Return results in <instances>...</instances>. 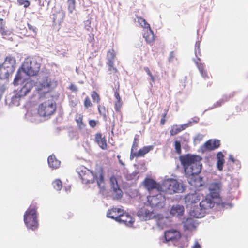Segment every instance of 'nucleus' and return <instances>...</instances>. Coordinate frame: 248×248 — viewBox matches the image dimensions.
Instances as JSON below:
<instances>
[{
	"mask_svg": "<svg viewBox=\"0 0 248 248\" xmlns=\"http://www.w3.org/2000/svg\"><path fill=\"white\" fill-rule=\"evenodd\" d=\"M78 172L83 183L93 184L96 181L99 188H105L104 173L102 169L94 173L85 167L81 166L78 169Z\"/></svg>",
	"mask_w": 248,
	"mask_h": 248,
	"instance_id": "nucleus-1",
	"label": "nucleus"
},
{
	"mask_svg": "<svg viewBox=\"0 0 248 248\" xmlns=\"http://www.w3.org/2000/svg\"><path fill=\"white\" fill-rule=\"evenodd\" d=\"M37 208V203L32 202L24 215V221L26 227L32 230L37 229L39 225Z\"/></svg>",
	"mask_w": 248,
	"mask_h": 248,
	"instance_id": "nucleus-2",
	"label": "nucleus"
},
{
	"mask_svg": "<svg viewBox=\"0 0 248 248\" xmlns=\"http://www.w3.org/2000/svg\"><path fill=\"white\" fill-rule=\"evenodd\" d=\"M184 190L185 187L183 184L173 179L167 180L162 185L161 192H165L166 194L182 193Z\"/></svg>",
	"mask_w": 248,
	"mask_h": 248,
	"instance_id": "nucleus-3",
	"label": "nucleus"
},
{
	"mask_svg": "<svg viewBox=\"0 0 248 248\" xmlns=\"http://www.w3.org/2000/svg\"><path fill=\"white\" fill-rule=\"evenodd\" d=\"M56 82L48 77H45L43 80L36 85V90L40 95V97H44L45 95L50 93L56 86Z\"/></svg>",
	"mask_w": 248,
	"mask_h": 248,
	"instance_id": "nucleus-4",
	"label": "nucleus"
},
{
	"mask_svg": "<svg viewBox=\"0 0 248 248\" xmlns=\"http://www.w3.org/2000/svg\"><path fill=\"white\" fill-rule=\"evenodd\" d=\"M40 68V64L34 58L26 59L23 62L21 69L27 75L34 76L36 75Z\"/></svg>",
	"mask_w": 248,
	"mask_h": 248,
	"instance_id": "nucleus-5",
	"label": "nucleus"
},
{
	"mask_svg": "<svg viewBox=\"0 0 248 248\" xmlns=\"http://www.w3.org/2000/svg\"><path fill=\"white\" fill-rule=\"evenodd\" d=\"M56 106L52 101H47L39 104L37 108L38 115L46 119H48L56 111Z\"/></svg>",
	"mask_w": 248,
	"mask_h": 248,
	"instance_id": "nucleus-6",
	"label": "nucleus"
},
{
	"mask_svg": "<svg viewBox=\"0 0 248 248\" xmlns=\"http://www.w3.org/2000/svg\"><path fill=\"white\" fill-rule=\"evenodd\" d=\"M215 198L210 195H207L204 199H203L200 202L201 212H198L197 209L192 211L193 215L196 218H201L204 216L206 210L213 208L215 205Z\"/></svg>",
	"mask_w": 248,
	"mask_h": 248,
	"instance_id": "nucleus-7",
	"label": "nucleus"
},
{
	"mask_svg": "<svg viewBox=\"0 0 248 248\" xmlns=\"http://www.w3.org/2000/svg\"><path fill=\"white\" fill-rule=\"evenodd\" d=\"M22 84L23 86L21 89L12 97L13 103H16V102H17V105H19L20 98L26 96L33 87V81L31 80H24Z\"/></svg>",
	"mask_w": 248,
	"mask_h": 248,
	"instance_id": "nucleus-8",
	"label": "nucleus"
},
{
	"mask_svg": "<svg viewBox=\"0 0 248 248\" xmlns=\"http://www.w3.org/2000/svg\"><path fill=\"white\" fill-rule=\"evenodd\" d=\"M147 202L151 208L158 210L164 207L166 199L165 196L159 193L155 196H148Z\"/></svg>",
	"mask_w": 248,
	"mask_h": 248,
	"instance_id": "nucleus-9",
	"label": "nucleus"
},
{
	"mask_svg": "<svg viewBox=\"0 0 248 248\" xmlns=\"http://www.w3.org/2000/svg\"><path fill=\"white\" fill-rule=\"evenodd\" d=\"M202 159V157L199 155L190 154L180 157V160L185 170L187 167H189L198 162H201Z\"/></svg>",
	"mask_w": 248,
	"mask_h": 248,
	"instance_id": "nucleus-10",
	"label": "nucleus"
},
{
	"mask_svg": "<svg viewBox=\"0 0 248 248\" xmlns=\"http://www.w3.org/2000/svg\"><path fill=\"white\" fill-rule=\"evenodd\" d=\"M137 216L142 220L152 219L155 217L154 210L148 205L140 208L137 212Z\"/></svg>",
	"mask_w": 248,
	"mask_h": 248,
	"instance_id": "nucleus-11",
	"label": "nucleus"
},
{
	"mask_svg": "<svg viewBox=\"0 0 248 248\" xmlns=\"http://www.w3.org/2000/svg\"><path fill=\"white\" fill-rule=\"evenodd\" d=\"M110 183L111 188L113 191L114 199L118 200L121 198L123 195V192L120 188L116 177L112 175L110 178Z\"/></svg>",
	"mask_w": 248,
	"mask_h": 248,
	"instance_id": "nucleus-12",
	"label": "nucleus"
},
{
	"mask_svg": "<svg viewBox=\"0 0 248 248\" xmlns=\"http://www.w3.org/2000/svg\"><path fill=\"white\" fill-rule=\"evenodd\" d=\"M143 185L149 192H151L154 189H156L158 191L161 192L162 185L152 179L145 178L143 181Z\"/></svg>",
	"mask_w": 248,
	"mask_h": 248,
	"instance_id": "nucleus-13",
	"label": "nucleus"
},
{
	"mask_svg": "<svg viewBox=\"0 0 248 248\" xmlns=\"http://www.w3.org/2000/svg\"><path fill=\"white\" fill-rule=\"evenodd\" d=\"M202 197V195L200 193H189L185 196L184 200L187 206H191L195 203H198Z\"/></svg>",
	"mask_w": 248,
	"mask_h": 248,
	"instance_id": "nucleus-14",
	"label": "nucleus"
},
{
	"mask_svg": "<svg viewBox=\"0 0 248 248\" xmlns=\"http://www.w3.org/2000/svg\"><path fill=\"white\" fill-rule=\"evenodd\" d=\"M164 236L166 241H175L180 239L181 234L179 231L171 229L165 231Z\"/></svg>",
	"mask_w": 248,
	"mask_h": 248,
	"instance_id": "nucleus-15",
	"label": "nucleus"
},
{
	"mask_svg": "<svg viewBox=\"0 0 248 248\" xmlns=\"http://www.w3.org/2000/svg\"><path fill=\"white\" fill-rule=\"evenodd\" d=\"M201 162H198L193 165L185 169V173L186 176L199 175L202 170Z\"/></svg>",
	"mask_w": 248,
	"mask_h": 248,
	"instance_id": "nucleus-16",
	"label": "nucleus"
},
{
	"mask_svg": "<svg viewBox=\"0 0 248 248\" xmlns=\"http://www.w3.org/2000/svg\"><path fill=\"white\" fill-rule=\"evenodd\" d=\"M16 63V58L11 55H8L5 58L4 61L1 64L4 68L14 73L15 69V65Z\"/></svg>",
	"mask_w": 248,
	"mask_h": 248,
	"instance_id": "nucleus-17",
	"label": "nucleus"
},
{
	"mask_svg": "<svg viewBox=\"0 0 248 248\" xmlns=\"http://www.w3.org/2000/svg\"><path fill=\"white\" fill-rule=\"evenodd\" d=\"M222 188L220 182L212 183L210 185L209 190L210 193L209 195L217 199L219 197V193Z\"/></svg>",
	"mask_w": 248,
	"mask_h": 248,
	"instance_id": "nucleus-18",
	"label": "nucleus"
},
{
	"mask_svg": "<svg viewBox=\"0 0 248 248\" xmlns=\"http://www.w3.org/2000/svg\"><path fill=\"white\" fill-rule=\"evenodd\" d=\"M189 184L195 188L201 187L203 185V180L199 175L186 176Z\"/></svg>",
	"mask_w": 248,
	"mask_h": 248,
	"instance_id": "nucleus-19",
	"label": "nucleus"
},
{
	"mask_svg": "<svg viewBox=\"0 0 248 248\" xmlns=\"http://www.w3.org/2000/svg\"><path fill=\"white\" fill-rule=\"evenodd\" d=\"M117 221L123 223L127 226L130 227L133 225L134 219L127 213L123 211V213L122 214Z\"/></svg>",
	"mask_w": 248,
	"mask_h": 248,
	"instance_id": "nucleus-20",
	"label": "nucleus"
},
{
	"mask_svg": "<svg viewBox=\"0 0 248 248\" xmlns=\"http://www.w3.org/2000/svg\"><path fill=\"white\" fill-rule=\"evenodd\" d=\"M124 210L119 208H112L108 210L107 213L108 217L113 218L118 221Z\"/></svg>",
	"mask_w": 248,
	"mask_h": 248,
	"instance_id": "nucleus-21",
	"label": "nucleus"
},
{
	"mask_svg": "<svg viewBox=\"0 0 248 248\" xmlns=\"http://www.w3.org/2000/svg\"><path fill=\"white\" fill-rule=\"evenodd\" d=\"M95 141L102 149H107V144L106 140L105 137L102 136V134L101 133L98 132L95 135Z\"/></svg>",
	"mask_w": 248,
	"mask_h": 248,
	"instance_id": "nucleus-22",
	"label": "nucleus"
},
{
	"mask_svg": "<svg viewBox=\"0 0 248 248\" xmlns=\"http://www.w3.org/2000/svg\"><path fill=\"white\" fill-rule=\"evenodd\" d=\"M204 146L208 150H213L220 146V141L218 140H209L204 143Z\"/></svg>",
	"mask_w": 248,
	"mask_h": 248,
	"instance_id": "nucleus-23",
	"label": "nucleus"
},
{
	"mask_svg": "<svg viewBox=\"0 0 248 248\" xmlns=\"http://www.w3.org/2000/svg\"><path fill=\"white\" fill-rule=\"evenodd\" d=\"M153 149V145L144 146L142 148L140 149L137 152H135V153L134 154V157H143L146 154H147Z\"/></svg>",
	"mask_w": 248,
	"mask_h": 248,
	"instance_id": "nucleus-24",
	"label": "nucleus"
},
{
	"mask_svg": "<svg viewBox=\"0 0 248 248\" xmlns=\"http://www.w3.org/2000/svg\"><path fill=\"white\" fill-rule=\"evenodd\" d=\"M184 212V206L179 204L173 205L171 207L170 211V214L174 216H181Z\"/></svg>",
	"mask_w": 248,
	"mask_h": 248,
	"instance_id": "nucleus-25",
	"label": "nucleus"
},
{
	"mask_svg": "<svg viewBox=\"0 0 248 248\" xmlns=\"http://www.w3.org/2000/svg\"><path fill=\"white\" fill-rule=\"evenodd\" d=\"M187 127V124H184L182 125H173L171 127V129L170 131V134L171 136H175L182 130H185Z\"/></svg>",
	"mask_w": 248,
	"mask_h": 248,
	"instance_id": "nucleus-26",
	"label": "nucleus"
},
{
	"mask_svg": "<svg viewBox=\"0 0 248 248\" xmlns=\"http://www.w3.org/2000/svg\"><path fill=\"white\" fill-rule=\"evenodd\" d=\"M47 161L49 166L53 169L58 168L61 165L60 161L58 160L54 155H50L48 157Z\"/></svg>",
	"mask_w": 248,
	"mask_h": 248,
	"instance_id": "nucleus-27",
	"label": "nucleus"
},
{
	"mask_svg": "<svg viewBox=\"0 0 248 248\" xmlns=\"http://www.w3.org/2000/svg\"><path fill=\"white\" fill-rule=\"evenodd\" d=\"M195 63L197 65L198 69L199 70V72L202 75V77L204 79H207L209 78V76L208 74L207 70L205 69V65L204 63L196 62Z\"/></svg>",
	"mask_w": 248,
	"mask_h": 248,
	"instance_id": "nucleus-28",
	"label": "nucleus"
},
{
	"mask_svg": "<svg viewBox=\"0 0 248 248\" xmlns=\"http://www.w3.org/2000/svg\"><path fill=\"white\" fill-rule=\"evenodd\" d=\"M75 120L79 130H83L86 127V124L83 122V115L81 113H77L75 115Z\"/></svg>",
	"mask_w": 248,
	"mask_h": 248,
	"instance_id": "nucleus-29",
	"label": "nucleus"
},
{
	"mask_svg": "<svg viewBox=\"0 0 248 248\" xmlns=\"http://www.w3.org/2000/svg\"><path fill=\"white\" fill-rule=\"evenodd\" d=\"M143 37L148 44H153L155 41V35L151 28L148 29L143 34Z\"/></svg>",
	"mask_w": 248,
	"mask_h": 248,
	"instance_id": "nucleus-30",
	"label": "nucleus"
},
{
	"mask_svg": "<svg viewBox=\"0 0 248 248\" xmlns=\"http://www.w3.org/2000/svg\"><path fill=\"white\" fill-rule=\"evenodd\" d=\"M13 73V72L9 71L8 69L0 64V79H7Z\"/></svg>",
	"mask_w": 248,
	"mask_h": 248,
	"instance_id": "nucleus-31",
	"label": "nucleus"
},
{
	"mask_svg": "<svg viewBox=\"0 0 248 248\" xmlns=\"http://www.w3.org/2000/svg\"><path fill=\"white\" fill-rule=\"evenodd\" d=\"M217 168L218 170H222L225 162L224 156L221 152H219L217 153Z\"/></svg>",
	"mask_w": 248,
	"mask_h": 248,
	"instance_id": "nucleus-32",
	"label": "nucleus"
},
{
	"mask_svg": "<svg viewBox=\"0 0 248 248\" xmlns=\"http://www.w3.org/2000/svg\"><path fill=\"white\" fill-rule=\"evenodd\" d=\"M139 136L138 135H136L134 137L133 144L132 145V147L131 149V154H130V158L132 159L134 156V151H136L139 147Z\"/></svg>",
	"mask_w": 248,
	"mask_h": 248,
	"instance_id": "nucleus-33",
	"label": "nucleus"
},
{
	"mask_svg": "<svg viewBox=\"0 0 248 248\" xmlns=\"http://www.w3.org/2000/svg\"><path fill=\"white\" fill-rule=\"evenodd\" d=\"M0 33L2 36H7L10 34V31L5 26V22L2 18L0 19Z\"/></svg>",
	"mask_w": 248,
	"mask_h": 248,
	"instance_id": "nucleus-34",
	"label": "nucleus"
},
{
	"mask_svg": "<svg viewBox=\"0 0 248 248\" xmlns=\"http://www.w3.org/2000/svg\"><path fill=\"white\" fill-rule=\"evenodd\" d=\"M116 54L114 50L113 49L109 50L107 54V62H114Z\"/></svg>",
	"mask_w": 248,
	"mask_h": 248,
	"instance_id": "nucleus-35",
	"label": "nucleus"
},
{
	"mask_svg": "<svg viewBox=\"0 0 248 248\" xmlns=\"http://www.w3.org/2000/svg\"><path fill=\"white\" fill-rule=\"evenodd\" d=\"M137 22L140 25V26L145 29H149L150 28L149 24H148L145 19L141 17H137Z\"/></svg>",
	"mask_w": 248,
	"mask_h": 248,
	"instance_id": "nucleus-36",
	"label": "nucleus"
},
{
	"mask_svg": "<svg viewBox=\"0 0 248 248\" xmlns=\"http://www.w3.org/2000/svg\"><path fill=\"white\" fill-rule=\"evenodd\" d=\"M22 79V76L21 75V71L19 69L15 76L13 81V84L15 86H17L19 84V81Z\"/></svg>",
	"mask_w": 248,
	"mask_h": 248,
	"instance_id": "nucleus-37",
	"label": "nucleus"
},
{
	"mask_svg": "<svg viewBox=\"0 0 248 248\" xmlns=\"http://www.w3.org/2000/svg\"><path fill=\"white\" fill-rule=\"evenodd\" d=\"M53 187L57 190H60L62 187V181L60 179H56L52 183Z\"/></svg>",
	"mask_w": 248,
	"mask_h": 248,
	"instance_id": "nucleus-38",
	"label": "nucleus"
},
{
	"mask_svg": "<svg viewBox=\"0 0 248 248\" xmlns=\"http://www.w3.org/2000/svg\"><path fill=\"white\" fill-rule=\"evenodd\" d=\"M91 96L94 102L99 104L100 102L101 98L100 95L96 91H93L91 94Z\"/></svg>",
	"mask_w": 248,
	"mask_h": 248,
	"instance_id": "nucleus-39",
	"label": "nucleus"
},
{
	"mask_svg": "<svg viewBox=\"0 0 248 248\" xmlns=\"http://www.w3.org/2000/svg\"><path fill=\"white\" fill-rule=\"evenodd\" d=\"M97 108H98V111L99 114L101 116H102L104 117H106L107 109H106L105 107L103 105H101L99 104L97 106Z\"/></svg>",
	"mask_w": 248,
	"mask_h": 248,
	"instance_id": "nucleus-40",
	"label": "nucleus"
},
{
	"mask_svg": "<svg viewBox=\"0 0 248 248\" xmlns=\"http://www.w3.org/2000/svg\"><path fill=\"white\" fill-rule=\"evenodd\" d=\"M107 65H108V70L110 72L109 74L116 73L118 72V70L116 67L114 66V62H107Z\"/></svg>",
	"mask_w": 248,
	"mask_h": 248,
	"instance_id": "nucleus-41",
	"label": "nucleus"
},
{
	"mask_svg": "<svg viewBox=\"0 0 248 248\" xmlns=\"http://www.w3.org/2000/svg\"><path fill=\"white\" fill-rule=\"evenodd\" d=\"M68 9L70 13H72L75 9V0H68Z\"/></svg>",
	"mask_w": 248,
	"mask_h": 248,
	"instance_id": "nucleus-42",
	"label": "nucleus"
},
{
	"mask_svg": "<svg viewBox=\"0 0 248 248\" xmlns=\"http://www.w3.org/2000/svg\"><path fill=\"white\" fill-rule=\"evenodd\" d=\"M84 106L86 108H89L92 107L93 106V104L91 102V100L88 96H87L84 100Z\"/></svg>",
	"mask_w": 248,
	"mask_h": 248,
	"instance_id": "nucleus-43",
	"label": "nucleus"
},
{
	"mask_svg": "<svg viewBox=\"0 0 248 248\" xmlns=\"http://www.w3.org/2000/svg\"><path fill=\"white\" fill-rule=\"evenodd\" d=\"M169 111V108H165L164 109V113L161 115V118L160 120V124L161 125H164L166 122V118Z\"/></svg>",
	"mask_w": 248,
	"mask_h": 248,
	"instance_id": "nucleus-44",
	"label": "nucleus"
},
{
	"mask_svg": "<svg viewBox=\"0 0 248 248\" xmlns=\"http://www.w3.org/2000/svg\"><path fill=\"white\" fill-rule=\"evenodd\" d=\"M123 105L122 101H115V110L116 112H119Z\"/></svg>",
	"mask_w": 248,
	"mask_h": 248,
	"instance_id": "nucleus-45",
	"label": "nucleus"
},
{
	"mask_svg": "<svg viewBox=\"0 0 248 248\" xmlns=\"http://www.w3.org/2000/svg\"><path fill=\"white\" fill-rule=\"evenodd\" d=\"M19 5H23L25 8L28 7L30 5V2L28 0H17Z\"/></svg>",
	"mask_w": 248,
	"mask_h": 248,
	"instance_id": "nucleus-46",
	"label": "nucleus"
},
{
	"mask_svg": "<svg viewBox=\"0 0 248 248\" xmlns=\"http://www.w3.org/2000/svg\"><path fill=\"white\" fill-rule=\"evenodd\" d=\"M174 146L177 153L180 154L181 153V146L180 142L177 140L175 141L174 143Z\"/></svg>",
	"mask_w": 248,
	"mask_h": 248,
	"instance_id": "nucleus-47",
	"label": "nucleus"
},
{
	"mask_svg": "<svg viewBox=\"0 0 248 248\" xmlns=\"http://www.w3.org/2000/svg\"><path fill=\"white\" fill-rule=\"evenodd\" d=\"M119 91V84L118 83L117 88L116 89V90L114 92V96L116 99V101H122L121 99V97L120 96Z\"/></svg>",
	"mask_w": 248,
	"mask_h": 248,
	"instance_id": "nucleus-48",
	"label": "nucleus"
},
{
	"mask_svg": "<svg viewBox=\"0 0 248 248\" xmlns=\"http://www.w3.org/2000/svg\"><path fill=\"white\" fill-rule=\"evenodd\" d=\"M144 70L146 71L148 75L150 77V79L152 81L154 82L155 81V78L153 76L152 73L151 72L149 68L147 67H145L144 68Z\"/></svg>",
	"mask_w": 248,
	"mask_h": 248,
	"instance_id": "nucleus-49",
	"label": "nucleus"
},
{
	"mask_svg": "<svg viewBox=\"0 0 248 248\" xmlns=\"http://www.w3.org/2000/svg\"><path fill=\"white\" fill-rule=\"evenodd\" d=\"M136 175V173H133L131 174H127L125 176V178L127 180H131L133 179Z\"/></svg>",
	"mask_w": 248,
	"mask_h": 248,
	"instance_id": "nucleus-50",
	"label": "nucleus"
},
{
	"mask_svg": "<svg viewBox=\"0 0 248 248\" xmlns=\"http://www.w3.org/2000/svg\"><path fill=\"white\" fill-rule=\"evenodd\" d=\"M89 124L91 127L94 128L97 125V122L94 120H89Z\"/></svg>",
	"mask_w": 248,
	"mask_h": 248,
	"instance_id": "nucleus-51",
	"label": "nucleus"
},
{
	"mask_svg": "<svg viewBox=\"0 0 248 248\" xmlns=\"http://www.w3.org/2000/svg\"><path fill=\"white\" fill-rule=\"evenodd\" d=\"M69 89L70 90H71L72 91L75 92H76L78 91V89L77 87L75 85L73 84H71L70 85Z\"/></svg>",
	"mask_w": 248,
	"mask_h": 248,
	"instance_id": "nucleus-52",
	"label": "nucleus"
},
{
	"mask_svg": "<svg viewBox=\"0 0 248 248\" xmlns=\"http://www.w3.org/2000/svg\"><path fill=\"white\" fill-rule=\"evenodd\" d=\"M27 25H28V29L34 32H36V31H35V28L34 26H33L32 25L30 24L29 23H28Z\"/></svg>",
	"mask_w": 248,
	"mask_h": 248,
	"instance_id": "nucleus-53",
	"label": "nucleus"
},
{
	"mask_svg": "<svg viewBox=\"0 0 248 248\" xmlns=\"http://www.w3.org/2000/svg\"><path fill=\"white\" fill-rule=\"evenodd\" d=\"M117 157L118 159L119 163L122 166H124L125 165L124 163L123 162V161L121 159V156L120 155H118Z\"/></svg>",
	"mask_w": 248,
	"mask_h": 248,
	"instance_id": "nucleus-54",
	"label": "nucleus"
},
{
	"mask_svg": "<svg viewBox=\"0 0 248 248\" xmlns=\"http://www.w3.org/2000/svg\"><path fill=\"white\" fill-rule=\"evenodd\" d=\"M229 160L232 162V163H234L235 160L232 155H230L229 156Z\"/></svg>",
	"mask_w": 248,
	"mask_h": 248,
	"instance_id": "nucleus-55",
	"label": "nucleus"
},
{
	"mask_svg": "<svg viewBox=\"0 0 248 248\" xmlns=\"http://www.w3.org/2000/svg\"><path fill=\"white\" fill-rule=\"evenodd\" d=\"M192 248H201V247L199 243L196 241L194 245L192 247Z\"/></svg>",
	"mask_w": 248,
	"mask_h": 248,
	"instance_id": "nucleus-56",
	"label": "nucleus"
},
{
	"mask_svg": "<svg viewBox=\"0 0 248 248\" xmlns=\"http://www.w3.org/2000/svg\"><path fill=\"white\" fill-rule=\"evenodd\" d=\"M195 54H196V56H197V51L196 50H195Z\"/></svg>",
	"mask_w": 248,
	"mask_h": 248,
	"instance_id": "nucleus-57",
	"label": "nucleus"
},
{
	"mask_svg": "<svg viewBox=\"0 0 248 248\" xmlns=\"http://www.w3.org/2000/svg\"><path fill=\"white\" fill-rule=\"evenodd\" d=\"M198 60L199 61H200V60H201L200 58H198Z\"/></svg>",
	"mask_w": 248,
	"mask_h": 248,
	"instance_id": "nucleus-58",
	"label": "nucleus"
}]
</instances>
